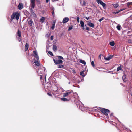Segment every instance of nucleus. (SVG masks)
<instances>
[{"label": "nucleus", "mask_w": 132, "mask_h": 132, "mask_svg": "<svg viewBox=\"0 0 132 132\" xmlns=\"http://www.w3.org/2000/svg\"><path fill=\"white\" fill-rule=\"evenodd\" d=\"M20 16V13L17 12L14 13L11 15L10 20L12 21L14 19L18 20Z\"/></svg>", "instance_id": "f257e3e1"}, {"label": "nucleus", "mask_w": 132, "mask_h": 132, "mask_svg": "<svg viewBox=\"0 0 132 132\" xmlns=\"http://www.w3.org/2000/svg\"><path fill=\"white\" fill-rule=\"evenodd\" d=\"M72 91H71L68 90L65 93L63 94V97H67L68 96H69V98H70V97L72 95V94L71 93L72 92Z\"/></svg>", "instance_id": "f03ea898"}, {"label": "nucleus", "mask_w": 132, "mask_h": 132, "mask_svg": "<svg viewBox=\"0 0 132 132\" xmlns=\"http://www.w3.org/2000/svg\"><path fill=\"white\" fill-rule=\"evenodd\" d=\"M101 109L100 110L101 112H102L105 115L107 116L108 114L107 113V112H110V111L107 109L104 108H100Z\"/></svg>", "instance_id": "7ed1b4c3"}, {"label": "nucleus", "mask_w": 132, "mask_h": 132, "mask_svg": "<svg viewBox=\"0 0 132 132\" xmlns=\"http://www.w3.org/2000/svg\"><path fill=\"white\" fill-rule=\"evenodd\" d=\"M53 61L55 64H61L63 63L61 59L55 60V59H53Z\"/></svg>", "instance_id": "20e7f679"}, {"label": "nucleus", "mask_w": 132, "mask_h": 132, "mask_svg": "<svg viewBox=\"0 0 132 132\" xmlns=\"http://www.w3.org/2000/svg\"><path fill=\"white\" fill-rule=\"evenodd\" d=\"M35 0H30V6L31 7V10H32V11L33 10V9L35 7Z\"/></svg>", "instance_id": "39448f33"}, {"label": "nucleus", "mask_w": 132, "mask_h": 132, "mask_svg": "<svg viewBox=\"0 0 132 132\" xmlns=\"http://www.w3.org/2000/svg\"><path fill=\"white\" fill-rule=\"evenodd\" d=\"M69 18L67 17H65L64 18L62 21L63 23L64 24L67 22L69 20Z\"/></svg>", "instance_id": "423d86ee"}, {"label": "nucleus", "mask_w": 132, "mask_h": 132, "mask_svg": "<svg viewBox=\"0 0 132 132\" xmlns=\"http://www.w3.org/2000/svg\"><path fill=\"white\" fill-rule=\"evenodd\" d=\"M97 2L98 4H100L102 5L103 7H105L106 5V4L103 3L101 0H99Z\"/></svg>", "instance_id": "0eeeda50"}, {"label": "nucleus", "mask_w": 132, "mask_h": 132, "mask_svg": "<svg viewBox=\"0 0 132 132\" xmlns=\"http://www.w3.org/2000/svg\"><path fill=\"white\" fill-rule=\"evenodd\" d=\"M97 2L98 4H100L102 5L103 7H105L106 5V4L103 3L101 0H99Z\"/></svg>", "instance_id": "6e6552de"}, {"label": "nucleus", "mask_w": 132, "mask_h": 132, "mask_svg": "<svg viewBox=\"0 0 132 132\" xmlns=\"http://www.w3.org/2000/svg\"><path fill=\"white\" fill-rule=\"evenodd\" d=\"M34 56L36 58V59L38 60L39 59V57L37 55V53L36 51H34Z\"/></svg>", "instance_id": "1a4fd4ad"}, {"label": "nucleus", "mask_w": 132, "mask_h": 132, "mask_svg": "<svg viewBox=\"0 0 132 132\" xmlns=\"http://www.w3.org/2000/svg\"><path fill=\"white\" fill-rule=\"evenodd\" d=\"M23 8V4L22 3L19 4L18 6V8L19 10H21Z\"/></svg>", "instance_id": "9d476101"}, {"label": "nucleus", "mask_w": 132, "mask_h": 132, "mask_svg": "<svg viewBox=\"0 0 132 132\" xmlns=\"http://www.w3.org/2000/svg\"><path fill=\"white\" fill-rule=\"evenodd\" d=\"M34 62L35 63V65L37 66H39L40 65V64L39 62H38V60H34Z\"/></svg>", "instance_id": "9b49d317"}, {"label": "nucleus", "mask_w": 132, "mask_h": 132, "mask_svg": "<svg viewBox=\"0 0 132 132\" xmlns=\"http://www.w3.org/2000/svg\"><path fill=\"white\" fill-rule=\"evenodd\" d=\"M28 23L30 26H32V25L33 24V22L32 19H30V20L28 21Z\"/></svg>", "instance_id": "f8f14e48"}, {"label": "nucleus", "mask_w": 132, "mask_h": 132, "mask_svg": "<svg viewBox=\"0 0 132 132\" xmlns=\"http://www.w3.org/2000/svg\"><path fill=\"white\" fill-rule=\"evenodd\" d=\"M87 25L88 26L91 27L92 28H94V24L91 22H89L87 23Z\"/></svg>", "instance_id": "ddd939ff"}, {"label": "nucleus", "mask_w": 132, "mask_h": 132, "mask_svg": "<svg viewBox=\"0 0 132 132\" xmlns=\"http://www.w3.org/2000/svg\"><path fill=\"white\" fill-rule=\"evenodd\" d=\"M79 62H80L81 63H82V64H83L84 65H85L86 64V62L84 60H82L81 59H79Z\"/></svg>", "instance_id": "4468645a"}, {"label": "nucleus", "mask_w": 132, "mask_h": 132, "mask_svg": "<svg viewBox=\"0 0 132 132\" xmlns=\"http://www.w3.org/2000/svg\"><path fill=\"white\" fill-rule=\"evenodd\" d=\"M56 23V21H54L52 23V26L51 27V29L54 30V29L55 25Z\"/></svg>", "instance_id": "2eb2a0df"}, {"label": "nucleus", "mask_w": 132, "mask_h": 132, "mask_svg": "<svg viewBox=\"0 0 132 132\" xmlns=\"http://www.w3.org/2000/svg\"><path fill=\"white\" fill-rule=\"evenodd\" d=\"M70 98H69V99H67L64 97L62 98H61V100L63 101H68L70 100Z\"/></svg>", "instance_id": "dca6fc26"}, {"label": "nucleus", "mask_w": 132, "mask_h": 132, "mask_svg": "<svg viewBox=\"0 0 132 132\" xmlns=\"http://www.w3.org/2000/svg\"><path fill=\"white\" fill-rule=\"evenodd\" d=\"M114 7L116 8H117L119 6V4L118 3L112 4Z\"/></svg>", "instance_id": "f3484780"}, {"label": "nucleus", "mask_w": 132, "mask_h": 132, "mask_svg": "<svg viewBox=\"0 0 132 132\" xmlns=\"http://www.w3.org/2000/svg\"><path fill=\"white\" fill-rule=\"evenodd\" d=\"M112 55H110L108 57H105L104 59L106 60L109 61L112 58Z\"/></svg>", "instance_id": "a211bd4d"}, {"label": "nucleus", "mask_w": 132, "mask_h": 132, "mask_svg": "<svg viewBox=\"0 0 132 132\" xmlns=\"http://www.w3.org/2000/svg\"><path fill=\"white\" fill-rule=\"evenodd\" d=\"M80 24L81 26L83 28V29H84V23L82 20H81L80 22Z\"/></svg>", "instance_id": "6ab92c4d"}, {"label": "nucleus", "mask_w": 132, "mask_h": 132, "mask_svg": "<svg viewBox=\"0 0 132 132\" xmlns=\"http://www.w3.org/2000/svg\"><path fill=\"white\" fill-rule=\"evenodd\" d=\"M17 34L18 36L19 37H20L21 36V31L19 30H18L17 32Z\"/></svg>", "instance_id": "aec40b11"}, {"label": "nucleus", "mask_w": 132, "mask_h": 132, "mask_svg": "<svg viewBox=\"0 0 132 132\" xmlns=\"http://www.w3.org/2000/svg\"><path fill=\"white\" fill-rule=\"evenodd\" d=\"M57 50V46L55 45H54L53 46V50L54 51H56Z\"/></svg>", "instance_id": "412c9836"}, {"label": "nucleus", "mask_w": 132, "mask_h": 132, "mask_svg": "<svg viewBox=\"0 0 132 132\" xmlns=\"http://www.w3.org/2000/svg\"><path fill=\"white\" fill-rule=\"evenodd\" d=\"M110 45L112 46H114L115 45V43L114 41H112L110 42L109 43Z\"/></svg>", "instance_id": "4be33fe9"}, {"label": "nucleus", "mask_w": 132, "mask_h": 132, "mask_svg": "<svg viewBox=\"0 0 132 132\" xmlns=\"http://www.w3.org/2000/svg\"><path fill=\"white\" fill-rule=\"evenodd\" d=\"M45 20V18L44 17H42L40 19V22L42 23H43Z\"/></svg>", "instance_id": "5701e85b"}, {"label": "nucleus", "mask_w": 132, "mask_h": 132, "mask_svg": "<svg viewBox=\"0 0 132 132\" xmlns=\"http://www.w3.org/2000/svg\"><path fill=\"white\" fill-rule=\"evenodd\" d=\"M58 89V88L57 86H55L53 87V90L54 91H57Z\"/></svg>", "instance_id": "b1692460"}, {"label": "nucleus", "mask_w": 132, "mask_h": 132, "mask_svg": "<svg viewBox=\"0 0 132 132\" xmlns=\"http://www.w3.org/2000/svg\"><path fill=\"white\" fill-rule=\"evenodd\" d=\"M29 47V45L28 44L26 43L25 45V49L26 50H27Z\"/></svg>", "instance_id": "393cba45"}, {"label": "nucleus", "mask_w": 132, "mask_h": 132, "mask_svg": "<svg viewBox=\"0 0 132 132\" xmlns=\"http://www.w3.org/2000/svg\"><path fill=\"white\" fill-rule=\"evenodd\" d=\"M84 71H82L80 72V75L82 76L83 77H84L85 76V75L84 73Z\"/></svg>", "instance_id": "a878e982"}, {"label": "nucleus", "mask_w": 132, "mask_h": 132, "mask_svg": "<svg viewBox=\"0 0 132 132\" xmlns=\"http://www.w3.org/2000/svg\"><path fill=\"white\" fill-rule=\"evenodd\" d=\"M73 28V26H71L69 27L68 29V31H70L72 30Z\"/></svg>", "instance_id": "bb28decb"}, {"label": "nucleus", "mask_w": 132, "mask_h": 132, "mask_svg": "<svg viewBox=\"0 0 132 132\" xmlns=\"http://www.w3.org/2000/svg\"><path fill=\"white\" fill-rule=\"evenodd\" d=\"M132 4V2H128L126 4L127 5V6L128 7H129V6L130 5H131Z\"/></svg>", "instance_id": "cd10ccee"}, {"label": "nucleus", "mask_w": 132, "mask_h": 132, "mask_svg": "<svg viewBox=\"0 0 132 132\" xmlns=\"http://www.w3.org/2000/svg\"><path fill=\"white\" fill-rule=\"evenodd\" d=\"M121 26L119 25H117L116 27L117 29L119 30H120L121 29Z\"/></svg>", "instance_id": "c85d7f7f"}, {"label": "nucleus", "mask_w": 132, "mask_h": 132, "mask_svg": "<svg viewBox=\"0 0 132 132\" xmlns=\"http://www.w3.org/2000/svg\"><path fill=\"white\" fill-rule=\"evenodd\" d=\"M54 8L53 7H52V15L54 14Z\"/></svg>", "instance_id": "c756f323"}, {"label": "nucleus", "mask_w": 132, "mask_h": 132, "mask_svg": "<svg viewBox=\"0 0 132 132\" xmlns=\"http://www.w3.org/2000/svg\"><path fill=\"white\" fill-rule=\"evenodd\" d=\"M91 64L93 67H94L95 66V65L93 61H92L91 62Z\"/></svg>", "instance_id": "7c9ffc66"}, {"label": "nucleus", "mask_w": 132, "mask_h": 132, "mask_svg": "<svg viewBox=\"0 0 132 132\" xmlns=\"http://www.w3.org/2000/svg\"><path fill=\"white\" fill-rule=\"evenodd\" d=\"M119 11H116V12H112L114 14H118V13L119 12Z\"/></svg>", "instance_id": "2f4dec72"}, {"label": "nucleus", "mask_w": 132, "mask_h": 132, "mask_svg": "<svg viewBox=\"0 0 132 132\" xmlns=\"http://www.w3.org/2000/svg\"><path fill=\"white\" fill-rule=\"evenodd\" d=\"M64 66L63 65H58V68H63L64 67Z\"/></svg>", "instance_id": "473e14b6"}, {"label": "nucleus", "mask_w": 132, "mask_h": 132, "mask_svg": "<svg viewBox=\"0 0 132 132\" xmlns=\"http://www.w3.org/2000/svg\"><path fill=\"white\" fill-rule=\"evenodd\" d=\"M121 69V68L120 67H118V68H117V71H119V70H120Z\"/></svg>", "instance_id": "72a5a7b5"}, {"label": "nucleus", "mask_w": 132, "mask_h": 132, "mask_svg": "<svg viewBox=\"0 0 132 132\" xmlns=\"http://www.w3.org/2000/svg\"><path fill=\"white\" fill-rule=\"evenodd\" d=\"M48 53L51 56H53V55L52 52L50 51H48Z\"/></svg>", "instance_id": "f704fd0d"}, {"label": "nucleus", "mask_w": 132, "mask_h": 132, "mask_svg": "<svg viewBox=\"0 0 132 132\" xmlns=\"http://www.w3.org/2000/svg\"><path fill=\"white\" fill-rule=\"evenodd\" d=\"M86 2L85 1H83V4L82 5L83 6H86Z\"/></svg>", "instance_id": "c9c22d12"}, {"label": "nucleus", "mask_w": 132, "mask_h": 132, "mask_svg": "<svg viewBox=\"0 0 132 132\" xmlns=\"http://www.w3.org/2000/svg\"><path fill=\"white\" fill-rule=\"evenodd\" d=\"M58 58L59 59H63V57H62L61 56H58Z\"/></svg>", "instance_id": "e433bc0d"}, {"label": "nucleus", "mask_w": 132, "mask_h": 132, "mask_svg": "<svg viewBox=\"0 0 132 132\" xmlns=\"http://www.w3.org/2000/svg\"><path fill=\"white\" fill-rule=\"evenodd\" d=\"M104 19V17H103L99 20V21L101 22V21Z\"/></svg>", "instance_id": "4c0bfd02"}, {"label": "nucleus", "mask_w": 132, "mask_h": 132, "mask_svg": "<svg viewBox=\"0 0 132 132\" xmlns=\"http://www.w3.org/2000/svg\"><path fill=\"white\" fill-rule=\"evenodd\" d=\"M77 20L78 23L79 22V17H77Z\"/></svg>", "instance_id": "58836bf2"}, {"label": "nucleus", "mask_w": 132, "mask_h": 132, "mask_svg": "<svg viewBox=\"0 0 132 132\" xmlns=\"http://www.w3.org/2000/svg\"><path fill=\"white\" fill-rule=\"evenodd\" d=\"M126 77V76L125 75H124L122 77V79L123 80H125Z\"/></svg>", "instance_id": "ea45409f"}, {"label": "nucleus", "mask_w": 132, "mask_h": 132, "mask_svg": "<svg viewBox=\"0 0 132 132\" xmlns=\"http://www.w3.org/2000/svg\"><path fill=\"white\" fill-rule=\"evenodd\" d=\"M47 94L50 96H52V95L51 94L50 92H48L47 93Z\"/></svg>", "instance_id": "a19ab883"}, {"label": "nucleus", "mask_w": 132, "mask_h": 132, "mask_svg": "<svg viewBox=\"0 0 132 132\" xmlns=\"http://www.w3.org/2000/svg\"><path fill=\"white\" fill-rule=\"evenodd\" d=\"M53 36H51V37H50V39L51 40H53Z\"/></svg>", "instance_id": "79ce46f5"}, {"label": "nucleus", "mask_w": 132, "mask_h": 132, "mask_svg": "<svg viewBox=\"0 0 132 132\" xmlns=\"http://www.w3.org/2000/svg\"><path fill=\"white\" fill-rule=\"evenodd\" d=\"M72 72L73 74H75L76 73V72H75V70H74L73 69L72 70Z\"/></svg>", "instance_id": "37998d69"}, {"label": "nucleus", "mask_w": 132, "mask_h": 132, "mask_svg": "<svg viewBox=\"0 0 132 132\" xmlns=\"http://www.w3.org/2000/svg\"><path fill=\"white\" fill-rule=\"evenodd\" d=\"M86 30L89 31V28L88 27H86Z\"/></svg>", "instance_id": "c03bdc74"}, {"label": "nucleus", "mask_w": 132, "mask_h": 132, "mask_svg": "<svg viewBox=\"0 0 132 132\" xmlns=\"http://www.w3.org/2000/svg\"><path fill=\"white\" fill-rule=\"evenodd\" d=\"M125 9H120V10H119V12H121V11H122L123 10Z\"/></svg>", "instance_id": "a18cd8bd"}, {"label": "nucleus", "mask_w": 132, "mask_h": 132, "mask_svg": "<svg viewBox=\"0 0 132 132\" xmlns=\"http://www.w3.org/2000/svg\"><path fill=\"white\" fill-rule=\"evenodd\" d=\"M84 17H85V18H86V19L87 20H88L89 19V17H87L85 16Z\"/></svg>", "instance_id": "49530a36"}, {"label": "nucleus", "mask_w": 132, "mask_h": 132, "mask_svg": "<svg viewBox=\"0 0 132 132\" xmlns=\"http://www.w3.org/2000/svg\"><path fill=\"white\" fill-rule=\"evenodd\" d=\"M37 2L38 3H39L40 2V0H36Z\"/></svg>", "instance_id": "de8ad7c7"}, {"label": "nucleus", "mask_w": 132, "mask_h": 132, "mask_svg": "<svg viewBox=\"0 0 132 132\" xmlns=\"http://www.w3.org/2000/svg\"><path fill=\"white\" fill-rule=\"evenodd\" d=\"M49 0H46V3H48Z\"/></svg>", "instance_id": "09e8293b"}, {"label": "nucleus", "mask_w": 132, "mask_h": 132, "mask_svg": "<svg viewBox=\"0 0 132 132\" xmlns=\"http://www.w3.org/2000/svg\"><path fill=\"white\" fill-rule=\"evenodd\" d=\"M101 55H100L99 56V58L101 59Z\"/></svg>", "instance_id": "8fccbe9b"}, {"label": "nucleus", "mask_w": 132, "mask_h": 132, "mask_svg": "<svg viewBox=\"0 0 132 132\" xmlns=\"http://www.w3.org/2000/svg\"><path fill=\"white\" fill-rule=\"evenodd\" d=\"M52 1L53 2L56 1H58V0H52Z\"/></svg>", "instance_id": "3c124183"}, {"label": "nucleus", "mask_w": 132, "mask_h": 132, "mask_svg": "<svg viewBox=\"0 0 132 132\" xmlns=\"http://www.w3.org/2000/svg\"><path fill=\"white\" fill-rule=\"evenodd\" d=\"M18 40H19V42H20V40H20V38H19Z\"/></svg>", "instance_id": "603ef678"}, {"label": "nucleus", "mask_w": 132, "mask_h": 132, "mask_svg": "<svg viewBox=\"0 0 132 132\" xmlns=\"http://www.w3.org/2000/svg\"><path fill=\"white\" fill-rule=\"evenodd\" d=\"M96 1L97 2L98 1H99V0H96Z\"/></svg>", "instance_id": "864d4df0"}, {"label": "nucleus", "mask_w": 132, "mask_h": 132, "mask_svg": "<svg viewBox=\"0 0 132 132\" xmlns=\"http://www.w3.org/2000/svg\"><path fill=\"white\" fill-rule=\"evenodd\" d=\"M73 86H74V87H75V85H73Z\"/></svg>", "instance_id": "5fc2aeb1"}, {"label": "nucleus", "mask_w": 132, "mask_h": 132, "mask_svg": "<svg viewBox=\"0 0 132 132\" xmlns=\"http://www.w3.org/2000/svg\"><path fill=\"white\" fill-rule=\"evenodd\" d=\"M40 69H39L38 70V72L39 71H40Z\"/></svg>", "instance_id": "6e6d98bb"}, {"label": "nucleus", "mask_w": 132, "mask_h": 132, "mask_svg": "<svg viewBox=\"0 0 132 132\" xmlns=\"http://www.w3.org/2000/svg\"><path fill=\"white\" fill-rule=\"evenodd\" d=\"M80 1V2L81 3V1Z\"/></svg>", "instance_id": "4d7b16f0"}, {"label": "nucleus", "mask_w": 132, "mask_h": 132, "mask_svg": "<svg viewBox=\"0 0 132 132\" xmlns=\"http://www.w3.org/2000/svg\"><path fill=\"white\" fill-rule=\"evenodd\" d=\"M69 84H70V82H69Z\"/></svg>", "instance_id": "13d9d810"}, {"label": "nucleus", "mask_w": 132, "mask_h": 132, "mask_svg": "<svg viewBox=\"0 0 132 132\" xmlns=\"http://www.w3.org/2000/svg\"><path fill=\"white\" fill-rule=\"evenodd\" d=\"M27 13H28V12L27 11Z\"/></svg>", "instance_id": "bf43d9fd"}]
</instances>
